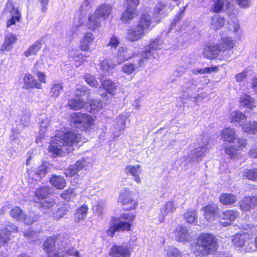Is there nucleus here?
Listing matches in <instances>:
<instances>
[{
  "mask_svg": "<svg viewBox=\"0 0 257 257\" xmlns=\"http://www.w3.org/2000/svg\"><path fill=\"white\" fill-rule=\"evenodd\" d=\"M109 254L111 257H130L131 251L128 247L124 245H113Z\"/></svg>",
  "mask_w": 257,
  "mask_h": 257,
  "instance_id": "18",
  "label": "nucleus"
},
{
  "mask_svg": "<svg viewBox=\"0 0 257 257\" xmlns=\"http://www.w3.org/2000/svg\"><path fill=\"white\" fill-rule=\"evenodd\" d=\"M140 0H126V10L120 18L123 22H129L138 15L137 8Z\"/></svg>",
  "mask_w": 257,
  "mask_h": 257,
  "instance_id": "9",
  "label": "nucleus"
},
{
  "mask_svg": "<svg viewBox=\"0 0 257 257\" xmlns=\"http://www.w3.org/2000/svg\"><path fill=\"white\" fill-rule=\"evenodd\" d=\"M242 131L248 134H255L257 133V122L253 121L241 125Z\"/></svg>",
  "mask_w": 257,
  "mask_h": 257,
  "instance_id": "46",
  "label": "nucleus"
},
{
  "mask_svg": "<svg viewBox=\"0 0 257 257\" xmlns=\"http://www.w3.org/2000/svg\"><path fill=\"white\" fill-rule=\"evenodd\" d=\"M184 217L188 223L193 224L196 221L197 214L195 211H188L184 214Z\"/></svg>",
  "mask_w": 257,
  "mask_h": 257,
  "instance_id": "56",
  "label": "nucleus"
},
{
  "mask_svg": "<svg viewBox=\"0 0 257 257\" xmlns=\"http://www.w3.org/2000/svg\"><path fill=\"white\" fill-rule=\"evenodd\" d=\"M11 216L17 220H23L26 224L29 225L32 224L38 219V216L33 213H31L28 216H26L22 212L21 209L18 207L11 210Z\"/></svg>",
  "mask_w": 257,
  "mask_h": 257,
  "instance_id": "11",
  "label": "nucleus"
},
{
  "mask_svg": "<svg viewBox=\"0 0 257 257\" xmlns=\"http://www.w3.org/2000/svg\"><path fill=\"white\" fill-rule=\"evenodd\" d=\"M49 188L46 187H43L38 189L35 192L36 197L39 199H44L48 194Z\"/></svg>",
  "mask_w": 257,
  "mask_h": 257,
  "instance_id": "57",
  "label": "nucleus"
},
{
  "mask_svg": "<svg viewBox=\"0 0 257 257\" xmlns=\"http://www.w3.org/2000/svg\"><path fill=\"white\" fill-rule=\"evenodd\" d=\"M3 15L6 16L8 18L7 22L8 28L16 25L17 22H20L21 17V14L18 7L14 2L10 0L7 3Z\"/></svg>",
  "mask_w": 257,
  "mask_h": 257,
  "instance_id": "6",
  "label": "nucleus"
},
{
  "mask_svg": "<svg viewBox=\"0 0 257 257\" xmlns=\"http://www.w3.org/2000/svg\"><path fill=\"white\" fill-rule=\"evenodd\" d=\"M163 44V41L159 37L151 40L148 46V49L141 54L138 63L139 67H144L150 60L154 58L155 54L153 51L162 49Z\"/></svg>",
  "mask_w": 257,
  "mask_h": 257,
  "instance_id": "5",
  "label": "nucleus"
},
{
  "mask_svg": "<svg viewBox=\"0 0 257 257\" xmlns=\"http://www.w3.org/2000/svg\"><path fill=\"white\" fill-rule=\"evenodd\" d=\"M71 121L75 127L81 130H85L90 127L94 123V120L89 115L80 112H75L71 115Z\"/></svg>",
  "mask_w": 257,
  "mask_h": 257,
  "instance_id": "7",
  "label": "nucleus"
},
{
  "mask_svg": "<svg viewBox=\"0 0 257 257\" xmlns=\"http://www.w3.org/2000/svg\"><path fill=\"white\" fill-rule=\"evenodd\" d=\"M242 176L249 180L257 182V169L244 170L242 172Z\"/></svg>",
  "mask_w": 257,
  "mask_h": 257,
  "instance_id": "49",
  "label": "nucleus"
},
{
  "mask_svg": "<svg viewBox=\"0 0 257 257\" xmlns=\"http://www.w3.org/2000/svg\"><path fill=\"white\" fill-rule=\"evenodd\" d=\"M166 5L163 2H159L156 5L154 10L155 14H158L165 16L167 14L165 13Z\"/></svg>",
  "mask_w": 257,
  "mask_h": 257,
  "instance_id": "55",
  "label": "nucleus"
},
{
  "mask_svg": "<svg viewBox=\"0 0 257 257\" xmlns=\"http://www.w3.org/2000/svg\"><path fill=\"white\" fill-rule=\"evenodd\" d=\"M124 171L126 175L131 176L134 181L138 184H140L142 183L140 175L142 173L143 170L140 165H128L125 167Z\"/></svg>",
  "mask_w": 257,
  "mask_h": 257,
  "instance_id": "13",
  "label": "nucleus"
},
{
  "mask_svg": "<svg viewBox=\"0 0 257 257\" xmlns=\"http://www.w3.org/2000/svg\"><path fill=\"white\" fill-rule=\"evenodd\" d=\"M90 111L91 113H96L102 108V103L96 99L92 100L90 102Z\"/></svg>",
  "mask_w": 257,
  "mask_h": 257,
  "instance_id": "52",
  "label": "nucleus"
},
{
  "mask_svg": "<svg viewBox=\"0 0 257 257\" xmlns=\"http://www.w3.org/2000/svg\"><path fill=\"white\" fill-rule=\"evenodd\" d=\"M237 198L235 194L232 193H223L219 197V201L224 205H231L237 201Z\"/></svg>",
  "mask_w": 257,
  "mask_h": 257,
  "instance_id": "36",
  "label": "nucleus"
},
{
  "mask_svg": "<svg viewBox=\"0 0 257 257\" xmlns=\"http://www.w3.org/2000/svg\"><path fill=\"white\" fill-rule=\"evenodd\" d=\"M51 184L59 189H62L66 185V182L63 177L59 176H53L50 179Z\"/></svg>",
  "mask_w": 257,
  "mask_h": 257,
  "instance_id": "44",
  "label": "nucleus"
},
{
  "mask_svg": "<svg viewBox=\"0 0 257 257\" xmlns=\"http://www.w3.org/2000/svg\"><path fill=\"white\" fill-rule=\"evenodd\" d=\"M76 196V193L73 189H69L61 194L64 199L67 201H73Z\"/></svg>",
  "mask_w": 257,
  "mask_h": 257,
  "instance_id": "54",
  "label": "nucleus"
},
{
  "mask_svg": "<svg viewBox=\"0 0 257 257\" xmlns=\"http://www.w3.org/2000/svg\"><path fill=\"white\" fill-rule=\"evenodd\" d=\"M228 29L235 34H237L239 30V24L238 21H233L229 23Z\"/></svg>",
  "mask_w": 257,
  "mask_h": 257,
  "instance_id": "64",
  "label": "nucleus"
},
{
  "mask_svg": "<svg viewBox=\"0 0 257 257\" xmlns=\"http://www.w3.org/2000/svg\"><path fill=\"white\" fill-rule=\"evenodd\" d=\"M42 44L43 42L42 40L37 41L25 52V56L28 57L32 55H36L42 48Z\"/></svg>",
  "mask_w": 257,
  "mask_h": 257,
  "instance_id": "41",
  "label": "nucleus"
},
{
  "mask_svg": "<svg viewBox=\"0 0 257 257\" xmlns=\"http://www.w3.org/2000/svg\"><path fill=\"white\" fill-rule=\"evenodd\" d=\"M61 236L57 235L49 237L45 241L44 248L46 250L47 253L49 254L48 257H64L67 254L75 257H80L78 252L73 248L67 250L66 248H65L64 250L59 249L57 251L55 250L53 251V249L56 245L55 243L59 244V241H61Z\"/></svg>",
  "mask_w": 257,
  "mask_h": 257,
  "instance_id": "4",
  "label": "nucleus"
},
{
  "mask_svg": "<svg viewBox=\"0 0 257 257\" xmlns=\"http://www.w3.org/2000/svg\"><path fill=\"white\" fill-rule=\"evenodd\" d=\"M40 204L41 207L44 210L43 211H45L46 209H51L55 204V203L52 199H47L42 201Z\"/></svg>",
  "mask_w": 257,
  "mask_h": 257,
  "instance_id": "61",
  "label": "nucleus"
},
{
  "mask_svg": "<svg viewBox=\"0 0 257 257\" xmlns=\"http://www.w3.org/2000/svg\"><path fill=\"white\" fill-rule=\"evenodd\" d=\"M138 68L133 63H126L121 67V71L127 75L132 74Z\"/></svg>",
  "mask_w": 257,
  "mask_h": 257,
  "instance_id": "50",
  "label": "nucleus"
},
{
  "mask_svg": "<svg viewBox=\"0 0 257 257\" xmlns=\"http://www.w3.org/2000/svg\"><path fill=\"white\" fill-rule=\"evenodd\" d=\"M88 210V206L85 204H83L79 208L75 214L74 219L75 222H80L83 221L87 216Z\"/></svg>",
  "mask_w": 257,
  "mask_h": 257,
  "instance_id": "40",
  "label": "nucleus"
},
{
  "mask_svg": "<svg viewBox=\"0 0 257 257\" xmlns=\"http://www.w3.org/2000/svg\"><path fill=\"white\" fill-rule=\"evenodd\" d=\"M134 194L133 191L124 189L119 194L118 202L121 205L126 206V209L128 210L136 209L138 202L134 199Z\"/></svg>",
  "mask_w": 257,
  "mask_h": 257,
  "instance_id": "8",
  "label": "nucleus"
},
{
  "mask_svg": "<svg viewBox=\"0 0 257 257\" xmlns=\"http://www.w3.org/2000/svg\"><path fill=\"white\" fill-rule=\"evenodd\" d=\"M217 248L216 237L212 234L203 233L192 245V250L196 256H205L214 253Z\"/></svg>",
  "mask_w": 257,
  "mask_h": 257,
  "instance_id": "2",
  "label": "nucleus"
},
{
  "mask_svg": "<svg viewBox=\"0 0 257 257\" xmlns=\"http://www.w3.org/2000/svg\"><path fill=\"white\" fill-rule=\"evenodd\" d=\"M17 231V228L15 225H12L9 226L3 230L0 231V246L5 244V243L10 239V232H16Z\"/></svg>",
  "mask_w": 257,
  "mask_h": 257,
  "instance_id": "34",
  "label": "nucleus"
},
{
  "mask_svg": "<svg viewBox=\"0 0 257 257\" xmlns=\"http://www.w3.org/2000/svg\"><path fill=\"white\" fill-rule=\"evenodd\" d=\"M246 146V142L245 140L243 139H238L237 144L236 145L237 148H235L233 146H230L225 148V152L230 158H233L236 156L238 150H241L245 148Z\"/></svg>",
  "mask_w": 257,
  "mask_h": 257,
  "instance_id": "27",
  "label": "nucleus"
},
{
  "mask_svg": "<svg viewBox=\"0 0 257 257\" xmlns=\"http://www.w3.org/2000/svg\"><path fill=\"white\" fill-rule=\"evenodd\" d=\"M23 87L26 89L34 88L39 89L42 88V84L38 82L33 76L30 73H27L25 75L23 78Z\"/></svg>",
  "mask_w": 257,
  "mask_h": 257,
  "instance_id": "23",
  "label": "nucleus"
},
{
  "mask_svg": "<svg viewBox=\"0 0 257 257\" xmlns=\"http://www.w3.org/2000/svg\"><path fill=\"white\" fill-rule=\"evenodd\" d=\"M86 92L85 88L81 85H77L76 87V99H71L68 102L69 107L74 110H78L82 108L84 106L83 100L77 95H79V93H81L82 95H84Z\"/></svg>",
  "mask_w": 257,
  "mask_h": 257,
  "instance_id": "12",
  "label": "nucleus"
},
{
  "mask_svg": "<svg viewBox=\"0 0 257 257\" xmlns=\"http://www.w3.org/2000/svg\"><path fill=\"white\" fill-rule=\"evenodd\" d=\"M17 41V36L12 33L6 35L5 41L1 47V51L4 53L11 51L13 48V45Z\"/></svg>",
  "mask_w": 257,
  "mask_h": 257,
  "instance_id": "24",
  "label": "nucleus"
},
{
  "mask_svg": "<svg viewBox=\"0 0 257 257\" xmlns=\"http://www.w3.org/2000/svg\"><path fill=\"white\" fill-rule=\"evenodd\" d=\"M101 82L102 88H100L99 91L100 94L102 96H106L107 94L113 96L116 91V86L115 84L109 79L103 80L100 78Z\"/></svg>",
  "mask_w": 257,
  "mask_h": 257,
  "instance_id": "16",
  "label": "nucleus"
},
{
  "mask_svg": "<svg viewBox=\"0 0 257 257\" xmlns=\"http://www.w3.org/2000/svg\"><path fill=\"white\" fill-rule=\"evenodd\" d=\"M86 26L90 30L94 31L101 27V19L96 13H92L89 16Z\"/></svg>",
  "mask_w": 257,
  "mask_h": 257,
  "instance_id": "29",
  "label": "nucleus"
},
{
  "mask_svg": "<svg viewBox=\"0 0 257 257\" xmlns=\"http://www.w3.org/2000/svg\"><path fill=\"white\" fill-rule=\"evenodd\" d=\"M63 88V87L61 83H53L50 90L51 96L54 97H57L62 91Z\"/></svg>",
  "mask_w": 257,
  "mask_h": 257,
  "instance_id": "51",
  "label": "nucleus"
},
{
  "mask_svg": "<svg viewBox=\"0 0 257 257\" xmlns=\"http://www.w3.org/2000/svg\"><path fill=\"white\" fill-rule=\"evenodd\" d=\"M164 254L166 257H182V252L177 248L172 246H168L164 249Z\"/></svg>",
  "mask_w": 257,
  "mask_h": 257,
  "instance_id": "45",
  "label": "nucleus"
},
{
  "mask_svg": "<svg viewBox=\"0 0 257 257\" xmlns=\"http://www.w3.org/2000/svg\"><path fill=\"white\" fill-rule=\"evenodd\" d=\"M220 52L218 45H208L204 47L202 55L204 57L211 60L217 58Z\"/></svg>",
  "mask_w": 257,
  "mask_h": 257,
  "instance_id": "20",
  "label": "nucleus"
},
{
  "mask_svg": "<svg viewBox=\"0 0 257 257\" xmlns=\"http://www.w3.org/2000/svg\"><path fill=\"white\" fill-rule=\"evenodd\" d=\"M224 19L219 15H214L211 19L210 27L214 30L222 28L224 25Z\"/></svg>",
  "mask_w": 257,
  "mask_h": 257,
  "instance_id": "43",
  "label": "nucleus"
},
{
  "mask_svg": "<svg viewBox=\"0 0 257 257\" xmlns=\"http://www.w3.org/2000/svg\"><path fill=\"white\" fill-rule=\"evenodd\" d=\"M50 120L48 118H46L43 119L40 123L39 135L37 137L36 139V143L39 144L41 143L43 139L45 138L46 134L47 132V128L49 125Z\"/></svg>",
  "mask_w": 257,
  "mask_h": 257,
  "instance_id": "37",
  "label": "nucleus"
},
{
  "mask_svg": "<svg viewBox=\"0 0 257 257\" xmlns=\"http://www.w3.org/2000/svg\"><path fill=\"white\" fill-rule=\"evenodd\" d=\"M177 201H175L173 200H169L166 202L160 209V212L158 214L157 218L159 223H162L165 217L171 213L175 211L177 208Z\"/></svg>",
  "mask_w": 257,
  "mask_h": 257,
  "instance_id": "10",
  "label": "nucleus"
},
{
  "mask_svg": "<svg viewBox=\"0 0 257 257\" xmlns=\"http://www.w3.org/2000/svg\"><path fill=\"white\" fill-rule=\"evenodd\" d=\"M86 56L81 53H75L72 58L75 63L76 66L78 67L81 65L85 61Z\"/></svg>",
  "mask_w": 257,
  "mask_h": 257,
  "instance_id": "53",
  "label": "nucleus"
},
{
  "mask_svg": "<svg viewBox=\"0 0 257 257\" xmlns=\"http://www.w3.org/2000/svg\"><path fill=\"white\" fill-rule=\"evenodd\" d=\"M247 235L246 233L234 235L232 236V242L236 247H242L245 243V239Z\"/></svg>",
  "mask_w": 257,
  "mask_h": 257,
  "instance_id": "47",
  "label": "nucleus"
},
{
  "mask_svg": "<svg viewBox=\"0 0 257 257\" xmlns=\"http://www.w3.org/2000/svg\"><path fill=\"white\" fill-rule=\"evenodd\" d=\"M100 65L102 71L104 73H109L117 64H116L114 59L112 60L110 58H106L100 62Z\"/></svg>",
  "mask_w": 257,
  "mask_h": 257,
  "instance_id": "35",
  "label": "nucleus"
},
{
  "mask_svg": "<svg viewBox=\"0 0 257 257\" xmlns=\"http://www.w3.org/2000/svg\"><path fill=\"white\" fill-rule=\"evenodd\" d=\"M86 159L83 158L77 161L74 165L70 166L65 171V174L67 177H72L77 174L84 167L87 165Z\"/></svg>",
  "mask_w": 257,
  "mask_h": 257,
  "instance_id": "17",
  "label": "nucleus"
},
{
  "mask_svg": "<svg viewBox=\"0 0 257 257\" xmlns=\"http://www.w3.org/2000/svg\"><path fill=\"white\" fill-rule=\"evenodd\" d=\"M146 34V33L137 26L136 29H130L128 30L127 38L128 40L134 42L142 39Z\"/></svg>",
  "mask_w": 257,
  "mask_h": 257,
  "instance_id": "32",
  "label": "nucleus"
},
{
  "mask_svg": "<svg viewBox=\"0 0 257 257\" xmlns=\"http://www.w3.org/2000/svg\"><path fill=\"white\" fill-rule=\"evenodd\" d=\"M136 218V215L132 213L122 214L119 218L112 217L107 234L112 237L117 231H130L132 223Z\"/></svg>",
  "mask_w": 257,
  "mask_h": 257,
  "instance_id": "3",
  "label": "nucleus"
},
{
  "mask_svg": "<svg viewBox=\"0 0 257 257\" xmlns=\"http://www.w3.org/2000/svg\"><path fill=\"white\" fill-rule=\"evenodd\" d=\"M220 139L224 142L234 143L236 138L235 131L234 128L225 127L220 133Z\"/></svg>",
  "mask_w": 257,
  "mask_h": 257,
  "instance_id": "30",
  "label": "nucleus"
},
{
  "mask_svg": "<svg viewBox=\"0 0 257 257\" xmlns=\"http://www.w3.org/2000/svg\"><path fill=\"white\" fill-rule=\"evenodd\" d=\"M230 0H211V11L220 13L228 9Z\"/></svg>",
  "mask_w": 257,
  "mask_h": 257,
  "instance_id": "25",
  "label": "nucleus"
},
{
  "mask_svg": "<svg viewBox=\"0 0 257 257\" xmlns=\"http://www.w3.org/2000/svg\"><path fill=\"white\" fill-rule=\"evenodd\" d=\"M125 119L123 117H119L117 120L116 124L114 126V130L112 129L114 138L119 137L122 133L125 127Z\"/></svg>",
  "mask_w": 257,
  "mask_h": 257,
  "instance_id": "38",
  "label": "nucleus"
},
{
  "mask_svg": "<svg viewBox=\"0 0 257 257\" xmlns=\"http://www.w3.org/2000/svg\"><path fill=\"white\" fill-rule=\"evenodd\" d=\"M257 206L256 197H245L240 202V207L244 211H249Z\"/></svg>",
  "mask_w": 257,
  "mask_h": 257,
  "instance_id": "26",
  "label": "nucleus"
},
{
  "mask_svg": "<svg viewBox=\"0 0 257 257\" xmlns=\"http://www.w3.org/2000/svg\"><path fill=\"white\" fill-rule=\"evenodd\" d=\"M94 34L90 32H85L80 40V48L83 51H90L91 44L94 40Z\"/></svg>",
  "mask_w": 257,
  "mask_h": 257,
  "instance_id": "21",
  "label": "nucleus"
},
{
  "mask_svg": "<svg viewBox=\"0 0 257 257\" xmlns=\"http://www.w3.org/2000/svg\"><path fill=\"white\" fill-rule=\"evenodd\" d=\"M113 7L108 4H103L99 6L95 13L101 19L105 20L109 18L112 13Z\"/></svg>",
  "mask_w": 257,
  "mask_h": 257,
  "instance_id": "22",
  "label": "nucleus"
},
{
  "mask_svg": "<svg viewBox=\"0 0 257 257\" xmlns=\"http://www.w3.org/2000/svg\"><path fill=\"white\" fill-rule=\"evenodd\" d=\"M51 167V165L44 162L41 166L36 169L35 171L36 174L39 177L42 178L44 177L46 173H47Z\"/></svg>",
  "mask_w": 257,
  "mask_h": 257,
  "instance_id": "48",
  "label": "nucleus"
},
{
  "mask_svg": "<svg viewBox=\"0 0 257 257\" xmlns=\"http://www.w3.org/2000/svg\"><path fill=\"white\" fill-rule=\"evenodd\" d=\"M174 233L175 239L178 242H189L192 240L188 230L186 227L182 225L177 226Z\"/></svg>",
  "mask_w": 257,
  "mask_h": 257,
  "instance_id": "15",
  "label": "nucleus"
},
{
  "mask_svg": "<svg viewBox=\"0 0 257 257\" xmlns=\"http://www.w3.org/2000/svg\"><path fill=\"white\" fill-rule=\"evenodd\" d=\"M238 213L236 211L229 210L223 212L220 215L221 219L225 220L226 221L223 222L220 221V223L223 226H226L230 225L231 222L234 220L238 217Z\"/></svg>",
  "mask_w": 257,
  "mask_h": 257,
  "instance_id": "31",
  "label": "nucleus"
},
{
  "mask_svg": "<svg viewBox=\"0 0 257 257\" xmlns=\"http://www.w3.org/2000/svg\"><path fill=\"white\" fill-rule=\"evenodd\" d=\"M137 26L147 33L154 27L155 24L152 19L151 15L145 13L141 15Z\"/></svg>",
  "mask_w": 257,
  "mask_h": 257,
  "instance_id": "14",
  "label": "nucleus"
},
{
  "mask_svg": "<svg viewBox=\"0 0 257 257\" xmlns=\"http://www.w3.org/2000/svg\"><path fill=\"white\" fill-rule=\"evenodd\" d=\"M240 105L249 109H252L255 106L254 100L247 94H243L240 97Z\"/></svg>",
  "mask_w": 257,
  "mask_h": 257,
  "instance_id": "42",
  "label": "nucleus"
},
{
  "mask_svg": "<svg viewBox=\"0 0 257 257\" xmlns=\"http://www.w3.org/2000/svg\"><path fill=\"white\" fill-rule=\"evenodd\" d=\"M247 117L242 112L239 111H234L231 113L229 119L231 122H237L241 126L244 123Z\"/></svg>",
  "mask_w": 257,
  "mask_h": 257,
  "instance_id": "39",
  "label": "nucleus"
},
{
  "mask_svg": "<svg viewBox=\"0 0 257 257\" xmlns=\"http://www.w3.org/2000/svg\"><path fill=\"white\" fill-rule=\"evenodd\" d=\"M207 144L208 142L206 141L203 143V145H201L199 148L195 149L194 153L198 158L204 156L207 151L206 147Z\"/></svg>",
  "mask_w": 257,
  "mask_h": 257,
  "instance_id": "60",
  "label": "nucleus"
},
{
  "mask_svg": "<svg viewBox=\"0 0 257 257\" xmlns=\"http://www.w3.org/2000/svg\"><path fill=\"white\" fill-rule=\"evenodd\" d=\"M68 209L66 206H62L58 208V210L54 213V218L55 220H59L63 218L67 213Z\"/></svg>",
  "mask_w": 257,
  "mask_h": 257,
  "instance_id": "58",
  "label": "nucleus"
},
{
  "mask_svg": "<svg viewBox=\"0 0 257 257\" xmlns=\"http://www.w3.org/2000/svg\"><path fill=\"white\" fill-rule=\"evenodd\" d=\"M203 211L205 219L209 222L213 221L218 216V207L215 204L206 205Z\"/></svg>",
  "mask_w": 257,
  "mask_h": 257,
  "instance_id": "19",
  "label": "nucleus"
},
{
  "mask_svg": "<svg viewBox=\"0 0 257 257\" xmlns=\"http://www.w3.org/2000/svg\"><path fill=\"white\" fill-rule=\"evenodd\" d=\"M85 80L87 83L91 87H96L98 84L97 80L90 74H86L85 76Z\"/></svg>",
  "mask_w": 257,
  "mask_h": 257,
  "instance_id": "63",
  "label": "nucleus"
},
{
  "mask_svg": "<svg viewBox=\"0 0 257 257\" xmlns=\"http://www.w3.org/2000/svg\"><path fill=\"white\" fill-rule=\"evenodd\" d=\"M131 57V54L128 53V50L125 47H120L118 49L116 56L113 58L116 64L119 65L129 59Z\"/></svg>",
  "mask_w": 257,
  "mask_h": 257,
  "instance_id": "33",
  "label": "nucleus"
},
{
  "mask_svg": "<svg viewBox=\"0 0 257 257\" xmlns=\"http://www.w3.org/2000/svg\"><path fill=\"white\" fill-rule=\"evenodd\" d=\"M119 44L120 41L119 38L115 35H112L110 37L109 42L107 45L111 48L116 49Z\"/></svg>",
  "mask_w": 257,
  "mask_h": 257,
  "instance_id": "62",
  "label": "nucleus"
},
{
  "mask_svg": "<svg viewBox=\"0 0 257 257\" xmlns=\"http://www.w3.org/2000/svg\"><path fill=\"white\" fill-rule=\"evenodd\" d=\"M105 206V203L103 201H97L95 205L93 206V210L98 215H101L103 213L104 209Z\"/></svg>",
  "mask_w": 257,
  "mask_h": 257,
  "instance_id": "59",
  "label": "nucleus"
},
{
  "mask_svg": "<svg viewBox=\"0 0 257 257\" xmlns=\"http://www.w3.org/2000/svg\"><path fill=\"white\" fill-rule=\"evenodd\" d=\"M81 139V135L73 132H68L65 134L61 133L57 134L51 139L49 152L57 155H62L66 152L69 153L73 150L72 146L80 142Z\"/></svg>",
  "mask_w": 257,
  "mask_h": 257,
  "instance_id": "1",
  "label": "nucleus"
},
{
  "mask_svg": "<svg viewBox=\"0 0 257 257\" xmlns=\"http://www.w3.org/2000/svg\"><path fill=\"white\" fill-rule=\"evenodd\" d=\"M235 40L228 36L221 38L220 42L218 44L220 51L222 52H226L232 49L235 45Z\"/></svg>",
  "mask_w": 257,
  "mask_h": 257,
  "instance_id": "28",
  "label": "nucleus"
}]
</instances>
